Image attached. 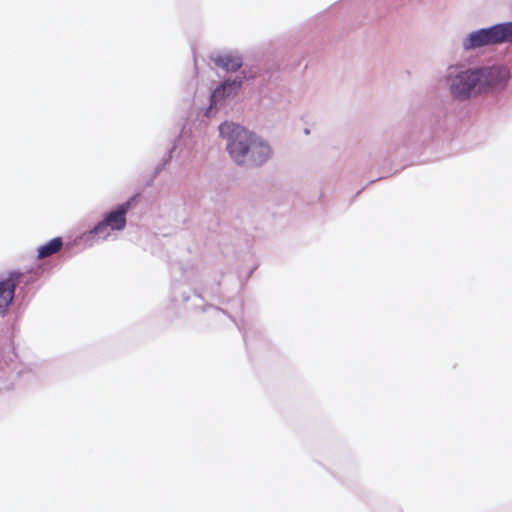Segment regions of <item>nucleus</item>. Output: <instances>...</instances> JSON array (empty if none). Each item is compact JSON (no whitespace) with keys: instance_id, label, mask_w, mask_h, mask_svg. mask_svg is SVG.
<instances>
[{"instance_id":"nucleus-1","label":"nucleus","mask_w":512,"mask_h":512,"mask_svg":"<svg viewBox=\"0 0 512 512\" xmlns=\"http://www.w3.org/2000/svg\"><path fill=\"white\" fill-rule=\"evenodd\" d=\"M220 134L228 138L227 150L231 158L238 164H246L254 134L234 123H223L219 127Z\"/></svg>"},{"instance_id":"nucleus-2","label":"nucleus","mask_w":512,"mask_h":512,"mask_svg":"<svg viewBox=\"0 0 512 512\" xmlns=\"http://www.w3.org/2000/svg\"><path fill=\"white\" fill-rule=\"evenodd\" d=\"M478 81V92L489 93L503 89L509 80V71L503 66H492L476 69Z\"/></svg>"},{"instance_id":"nucleus-3","label":"nucleus","mask_w":512,"mask_h":512,"mask_svg":"<svg viewBox=\"0 0 512 512\" xmlns=\"http://www.w3.org/2000/svg\"><path fill=\"white\" fill-rule=\"evenodd\" d=\"M506 42L504 24H498L488 29L478 30L467 37L463 43L465 49H474L485 45Z\"/></svg>"},{"instance_id":"nucleus-4","label":"nucleus","mask_w":512,"mask_h":512,"mask_svg":"<svg viewBox=\"0 0 512 512\" xmlns=\"http://www.w3.org/2000/svg\"><path fill=\"white\" fill-rule=\"evenodd\" d=\"M478 81L476 69H468L458 73L451 82V93L459 99H468L471 96L480 94L478 92Z\"/></svg>"},{"instance_id":"nucleus-5","label":"nucleus","mask_w":512,"mask_h":512,"mask_svg":"<svg viewBox=\"0 0 512 512\" xmlns=\"http://www.w3.org/2000/svg\"><path fill=\"white\" fill-rule=\"evenodd\" d=\"M131 207V201L122 203L116 210L109 212L104 219L99 222L90 233L96 235H107V229L123 230L126 226V214Z\"/></svg>"},{"instance_id":"nucleus-6","label":"nucleus","mask_w":512,"mask_h":512,"mask_svg":"<svg viewBox=\"0 0 512 512\" xmlns=\"http://www.w3.org/2000/svg\"><path fill=\"white\" fill-rule=\"evenodd\" d=\"M23 274L20 272H9L7 277L0 281V314H4L12 303L15 287L21 282Z\"/></svg>"},{"instance_id":"nucleus-7","label":"nucleus","mask_w":512,"mask_h":512,"mask_svg":"<svg viewBox=\"0 0 512 512\" xmlns=\"http://www.w3.org/2000/svg\"><path fill=\"white\" fill-rule=\"evenodd\" d=\"M270 154L269 145L254 138L246 163L256 166L261 165L270 157Z\"/></svg>"},{"instance_id":"nucleus-8","label":"nucleus","mask_w":512,"mask_h":512,"mask_svg":"<svg viewBox=\"0 0 512 512\" xmlns=\"http://www.w3.org/2000/svg\"><path fill=\"white\" fill-rule=\"evenodd\" d=\"M215 64L226 71L235 72L242 66V59L235 55H222L215 59Z\"/></svg>"},{"instance_id":"nucleus-9","label":"nucleus","mask_w":512,"mask_h":512,"mask_svg":"<svg viewBox=\"0 0 512 512\" xmlns=\"http://www.w3.org/2000/svg\"><path fill=\"white\" fill-rule=\"evenodd\" d=\"M62 246H63V241L60 237L53 238L49 242H47L46 244H44L38 248V258L39 259L47 258V257L59 252L60 249L62 248Z\"/></svg>"},{"instance_id":"nucleus-10","label":"nucleus","mask_w":512,"mask_h":512,"mask_svg":"<svg viewBox=\"0 0 512 512\" xmlns=\"http://www.w3.org/2000/svg\"><path fill=\"white\" fill-rule=\"evenodd\" d=\"M241 85V81H233L232 83H230L229 81H226L225 83H223L221 85L220 88L216 89L214 94H213V97H218L220 94L224 95V94H227L229 95L230 92L227 91L229 88H231L232 86H235V87H240Z\"/></svg>"},{"instance_id":"nucleus-11","label":"nucleus","mask_w":512,"mask_h":512,"mask_svg":"<svg viewBox=\"0 0 512 512\" xmlns=\"http://www.w3.org/2000/svg\"><path fill=\"white\" fill-rule=\"evenodd\" d=\"M506 42H512V22L505 23Z\"/></svg>"}]
</instances>
